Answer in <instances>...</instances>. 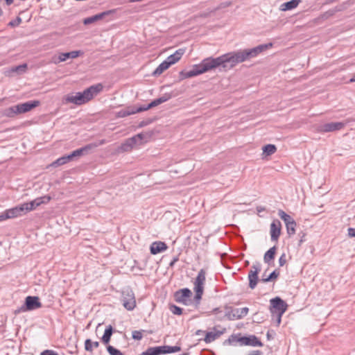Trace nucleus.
<instances>
[{
    "label": "nucleus",
    "instance_id": "31",
    "mask_svg": "<svg viewBox=\"0 0 355 355\" xmlns=\"http://www.w3.org/2000/svg\"><path fill=\"white\" fill-rule=\"evenodd\" d=\"M277 151V147L274 144H267L263 147V153L267 156L274 154Z\"/></svg>",
    "mask_w": 355,
    "mask_h": 355
},
{
    "label": "nucleus",
    "instance_id": "5",
    "mask_svg": "<svg viewBox=\"0 0 355 355\" xmlns=\"http://www.w3.org/2000/svg\"><path fill=\"white\" fill-rule=\"evenodd\" d=\"M42 303L37 296H27L25 298L24 303L14 311V314L17 315L21 313L35 310L42 307Z\"/></svg>",
    "mask_w": 355,
    "mask_h": 355
},
{
    "label": "nucleus",
    "instance_id": "28",
    "mask_svg": "<svg viewBox=\"0 0 355 355\" xmlns=\"http://www.w3.org/2000/svg\"><path fill=\"white\" fill-rule=\"evenodd\" d=\"M301 2V0H291L286 3H284L281 7L282 10H290L296 8L298 4Z\"/></svg>",
    "mask_w": 355,
    "mask_h": 355
},
{
    "label": "nucleus",
    "instance_id": "35",
    "mask_svg": "<svg viewBox=\"0 0 355 355\" xmlns=\"http://www.w3.org/2000/svg\"><path fill=\"white\" fill-rule=\"evenodd\" d=\"M279 272L277 270H275L267 277H266V278L263 277L261 279V281L263 282H271V281L277 279L279 277Z\"/></svg>",
    "mask_w": 355,
    "mask_h": 355
},
{
    "label": "nucleus",
    "instance_id": "55",
    "mask_svg": "<svg viewBox=\"0 0 355 355\" xmlns=\"http://www.w3.org/2000/svg\"><path fill=\"white\" fill-rule=\"evenodd\" d=\"M277 314V326L281 323V320H282V316L283 314H279L278 313H276Z\"/></svg>",
    "mask_w": 355,
    "mask_h": 355
},
{
    "label": "nucleus",
    "instance_id": "11",
    "mask_svg": "<svg viewBox=\"0 0 355 355\" xmlns=\"http://www.w3.org/2000/svg\"><path fill=\"white\" fill-rule=\"evenodd\" d=\"M260 272V263H256L251 267V270L248 273L249 287L251 289H254L258 282L259 277L258 275Z\"/></svg>",
    "mask_w": 355,
    "mask_h": 355
},
{
    "label": "nucleus",
    "instance_id": "39",
    "mask_svg": "<svg viewBox=\"0 0 355 355\" xmlns=\"http://www.w3.org/2000/svg\"><path fill=\"white\" fill-rule=\"evenodd\" d=\"M194 291L196 293L194 296V300L196 302V305L197 306L200 304L204 291L194 290Z\"/></svg>",
    "mask_w": 355,
    "mask_h": 355
},
{
    "label": "nucleus",
    "instance_id": "3",
    "mask_svg": "<svg viewBox=\"0 0 355 355\" xmlns=\"http://www.w3.org/2000/svg\"><path fill=\"white\" fill-rule=\"evenodd\" d=\"M96 144H87L80 148L73 150L72 153L67 155H64L61 157H59L55 161H54L51 165L53 167H57L65 164L72 161L75 157H80L88 154L91 150L96 148Z\"/></svg>",
    "mask_w": 355,
    "mask_h": 355
},
{
    "label": "nucleus",
    "instance_id": "21",
    "mask_svg": "<svg viewBox=\"0 0 355 355\" xmlns=\"http://www.w3.org/2000/svg\"><path fill=\"white\" fill-rule=\"evenodd\" d=\"M225 331V329L224 328L222 331H216V332H207L204 338V341L206 343H210L219 338L222 334H224Z\"/></svg>",
    "mask_w": 355,
    "mask_h": 355
},
{
    "label": "nucleus",
    "instance_id": "17",
    "mask_svg": "<svg viewBox=\"0 0 355 355\" xmlns=\"http://www.w3.org/2000/svg\"><path fill=\"white\" fill-rule=\"evenodd\" d=\"M138 144L139 145V140L136 137V135L127 139L124 143H123L120 147L121 150L122 151H130L132 149L134 146Z\"/></svg>",
    "mask_w": 355,
    "mask_h": 355
},
{
    "label": "nucleus",
    "instance_id": "37",
    "mask_svg": "<svg viewBox=\"0 0 355 355\" xmlns=\"http://www.w3.org/2000/svg\"><path fill=\"white\" fill-rule=\"evenodd\" d=\"M169 309L174 315H180L182 314L183 309L175 304H170Z\"/></svg>",
    "mask_w": 355,
    "mask_h": 355
},
{
    "label": "nucleus",
    "instance_id": "48",
    "mask_svg": "<svg viewBox=\"0 0 355 355\" xmlns=\"http://www.w3.org/2000/svg\"><path fill=\"white\" fill-rule=\"evenodd\" d=\"M278 215L282 220H284L288 216V214L285 213L283 210L279 209L278 211Z\"/></svg>",
    "mask_w": 355,
    "mask_h": 355
},
{
    "label": "nucleus",
    "instance_id": "9",
    "mask_svg": "<svg viewBox=\"0 0 355 355\" xmlns=\"http://www.w3.org/2000/svg\"><path fill=\"white\" fill-rule=\"evenodd\" d=\"M116 12V10H109L104 12H102L101 13H98L95 15H93L89 17H87L84 19L83 24L85 25H89L92 23H94L97 21L102 20L103 19H105L107 17H109L107 21L112 19L114 15Z\"/></svg>",
    "mask_w": 355,
    "mask_h": 355
},
{
    "label": "nucleus",
    "instance_id": "30",
    "mask_svg": "<svg viewBox=\"0 0 355 355\" xmlns=\"http://www.w3.org/2000/svg\"><path fill=\"white\" fill-rule=\"evenodd\" d=\"M23 204L26 213L32 210H34L37 207L40 205L37 198L29 202H24Z\"/></svg>",
    "mask_w": 355,
    "mask_h": 355
},
{
    "label": "nucleus",
    "instance_id": "25",
    "mask_svg": "<svg viewBox=\"0 0 355 355\" xmlns=\"http://www.w3.org/2000/svg\"><path fill=\"white\" fill-rule=\"evenodd\" d=\"M277 251V247L275 245L270 248L263 256V261L265 263L270 264V262L275 259Z\"/></svg>",
    "mask_w": 355,
    "mask_h": 355
},
{
    "label": "nucleus",
    "instance_id": "26",
    "mask_svg": "<svg viewBox=\"0 0 355 355\" xmlns=\"http://www.w3.org/2000/svg\"><path fill=\"white\" fill-rule=\"evenodd\" d=\"M134 114L135 110H133V106H128L116 112L115 116L117 118H123Z\"/></svg>",
    "mask_w": 355,
    "mask_h": 355
},
{
    "label": "nucleus",
    "instance_id": "61",
    "mask_svg": "<svg viewBox=\"0 0 355 355\" xmlns=\"http://www.w3.org/2000/svg\"><path fill=\"white\" fill-rule=\"evenodd\" d=\"M349 82L350 83H354L355 82V73L353 74L352 77L351 78V79L349 80Z\"/></svg>",
    "mask_w": 355,
    "mask_h": 355
},
{
    "label": "nucleus",
    "instance_id": "57",
    "mask_svg": "<svg viewBox=\"0 0 355 355\" xmlns=\"http://www.w3.org/2000/svg\"><path fill=\"white\" fill-rule=\"evenodd\" d=\"M212 312H213L214 313H215V314H217V313H221V312H222V311L220 310V308H215V309H213Z\"/></svg>",
    "mask_w": 355,
    "mask_h": 355
},
{
    "label": "nucleus",
    "instance_id": "14",
    "mask_svg": "<svg viewBox=\"0 0 355 355\" xmlns=\"http://www.w3.org/2000/svg\"><path fill=\"white\" fill-rule=\"evenodd\" d=\"M240 343L242 345H248L252 347H262L263 345V344L254 335L240 337Z\"/></svg>",
    "mask_w": 355,
    "mask_h": 355
},
{
    "label": "nucleus",
    "instance_id": "58",
    "mask_svg": "<svg viewBox=\"0 0 355 355\" xmlns=\"http://www.w3.org/2000/svg\"><path fill=\"white\" fill-rule=\"evenodd\" d=\"M205 331H203V330H200V329H198V330H197V331H196L195 334H196V336H199V335H201V334H205Z\"/></svg>",
    "mask_w": 355,
    "mask_h": 355
},
{
    "label": "nucleus",
    "instance_id": "24",
    "mask_svg": "<svg viewBox=\"0 0 355 355\" xmlns=\"http://www.w3.org/2000/svg\"><path fill=\"white\" fill-rule=\"evenodd\" d=\"M113 332H114V329L112 327V325H110V324L108 325L105 328L104 334L101 338V341L103 342V343H104L105 345H107L110 343Z\"/></svg>",
    "mask_w": 355,
    "mask_h": 355
},
{
    "label": "nucleus",
    "instance_id": "41",
    "mask_svg": "<svg viewBox=\"0 0 355 355\" xmlns=\"http://www.w3.org/2000/svg\"><path fill=\"white\" fill-rule=\"evenodd\" d=\"M150 108H152V107H149V103L146 105H141L139 107L133 106V110H135V114L138 113V112H141L144 111H146Z\"/></svg>",
    "mask_w": 355,
    "mask_h": 355
},
{
    "label": "nucleus",
    "instance_id": "47",
    "mask_svg": "<svg viewBox=\"0 0 355 355\" xmlns=\"http://www.w3.org/2000/svg\"><path fill=\"white\" fill-rule=\"evenodd\" d=\"M348 236L349 237H355V228L349 227L347 230Z\"/></svg>",
    "mask_w": 355,
    "mask_h": 355
},
{
    "label": "nucleus",
    "instance_id": "19",
    "mask_svg": "<svg viewBox=\"0 0 355 355\" xmlns=\"http://www.w3.org/2000/svg\"><path fill=\"white\" fill-rule=\"evenodd\" d=\"M123 305L128 311H132L136 306V301L134 295H127L123 297Z\"/></svg>",
    "mask_w": 355,
    "mask_h": 355
},
{
    "label": "nucleus",
    "instance_id": "64",
    "mask_svg": "<svg viewBox=\"0 0 355 355\" xmlns=\"http://www.w3.org/2000/svg\"><path fill=\"white\" fill-rule=\"evenodd\" d=\"M180 355H189V353H183V354H180Z\"/></svg>",
    "mask_w": 355,
    "mask_h": 355
},
{
    "label": "nucleus",
    "instance_id": "33",
    "mask_svg": "<svg viewBox=\"0 0 355 355\" xmlns=\"http://www.w3.org/2000/svg\"><path fill=\"white\" fill-rule=\"evenodd\" d=\"M150 137H151V134L146 133H146L141 132V133H139V134L136 135V137L139 140V145H141L145 142H147L148 139Z\"/></svg>",
    "mask_w": 355,
    "mask_h": 355
},
{
    "label": "nucleus",
    "instance_id": "10",
    "mask_svg": "<svg viewBox=\"0 0 355 355\" xmlns=\"http://www.w3.org/2000/svg\"><path fill=\"white\" fill-rule=\"evenodd\" d=\"M191 295L192 293L191 290L188 288H184L175 291L174 293V298L178 303H181L184 305H189L190 302L189 297H191Z\"/></svg>",
    "mask_w": 355,
    "mask_h": 355
},
{
    "label": "nucleus",
    "instance_id": "23",
    "mask_svg": "<svg viewBox=\"0 0 355 355\" xmlns=\"http://www.w3.org/2000/svg\"><path fill=\"white\" fill-rule=\"evenodd\" d=\"M172 97L171 94H169V93H166L164 94L163 96H162L161 97L158 98H156L155 100H153V101H151L150 103H149V107H151L152 108L154 107H156L163 103H165L167 101H168L169 99H171Z\"/></svg>",
    "mask_w": 355,
    "mask_h": 355
},
{
    "label": "nucleus",
    "instance_id": "56",
    "mask_svg": "<svg viewBox=\"0 0 355 355\" xmlns=\"http://www.w3.org/2000/svg\"><path fill=\"white\" fill-rule=\"evenodd\" d=\"M105 143V139H102L98 143H91L90 144H96V147H98V146H101V145H103Z\"/></svg>",
    "mask_w": 355,
    "mask_h": 355
},
{
    "label": "nucleus",
    "instance_id": "2",
    "mask_svg": "<svg viewBox=\"0 0 355 355\" xmlns=\"http://www.w3.org/2000/svg\"><path fill=\"white\" fill-rule=\"evenodd\" d=\"M103 88V87L101 83L92 85L82 92H77L75 95H67L65 98V101L67 103L80 105L92 100L102 91Z\"/></svg>",
    "mask_w": 355,
    "mask_h": 355
},
{
    "label": "nucleus",
    "instance_id": "13",
    "mask_svg": "<svg viewBox=\"0 0 355 355\" xmlns=\"http://www.w3.org/2000/svg\"><path fill=\"white\" fill-rule=\"evenodd\" d=\"M282 230V224L279 220H275L270 224V238L272 241L277 242L279 238Z\"/></svg>",
    "mask_w": 355,
    "mask_h": 355
},
{
    "label": "nucleus",
    "instance_id": "52",
    "mask_svg": "<svg viewBox=\"0 0 355 355\" xmlns=\"http://www.w3.org/2000/svg\"><path fill=\"white\" fill-rule=\"evenodd\" d=\"M263 352L260 350H253L249 352L247 355H262Z\"/></svg>",
    "mask_w": 355,
    "mask_h": 355
},
{
    "label": "nucleus",
    "instance_id": "1",
    "mask_svg": "<svg viewBox=\"0 0 355 355\" xmlns=\"http://www.w3.org/2000/svg\"><path fill=\"white\" fill-rule=\"evenodd\" d=\"M272 46V43L260 44L252 49L229 52L216 58L209 57L203 59L200 64L193 65L191 70L180 71V76L182 79H185L206 73L217 67L224 69H231L239 63L257 57Z\"/></svg>",
    "mask_w": 355,
    "mask_h": 355
},
{
    "label": "nucleus",
    "instance_id": "45",
    "mask_svg": "<svg viewBox=\"0 0 355 355\" xmlns=\"http://www.w3.org/2000/svg\"><path fill=\"white\" fill-rule=\"evenodd\" d=\"M286 263V254L285 253H283L279 259V266H284V264Z\"/></svg>",
    "mask_w": 355,
    "mask_h": 355
},
{
    "label": "nucleus",
    "instance_id": "54",
    "mask_svg": "<svg viewBox=\"0 0 355 355\" xmlns=\"http://www.w3.org/2000/svg\"><path fill=\"white\" fill-rule=\"evenodd\" d=\"M292 220H294L290 215H288V216L283 220L285 223V225L290 223V222H292Z\"/></svg>",
    "mask_w": 355,
    "mask_h": 355
},
{
    "label": "nucleus",
    "instance_id": "60",
    "mask_svg": "<svg viewBox=\"0 0 355 355\" xmlns=\"http://www.w3.org/2000/svg\"><path fill=\"white\" fill-rule=\"evenodd\" d=\"M7 5H11L13 3V0H5Z\"/></svg>",
    "mask_w": 355,
    "mask_h": 355
},
{
    "label": "nucleus",
    "instance_id": "43",
    "mask_svg": "<svg viewBox=\"0 0 355 355\" xmlns=\"http://www.w3.org/2000/svg\"><path fill=\"white\" fill-rule=\"evenodd\" d=\"M37 199L39 200L40 205H41L42 204L48 203L51 200V198L49 196H44L42 197L37 198Z\"/></svg>",
    "mask_w": 355,
    "mask_h": 355
},
{
    "label": "nucleus",
    "instance_id": "16",
    "mask_svg": "<svg viewBox=\"0 0 355 355\" xmlns=\"http://www.w3.org/2000/svg\"><path fill=\"white\" fill-rule=\"evenodd\" d=\"M10 218L21 216L26 214L24 204L19 205L13 208L7 209Z\"/></svg>",
    "mask_w": 355,
    "mask_h": 355
},
{
    "label": "nucleus",
    "instance_id": "51",
    "mask_svg": "<svg viewBox=\"0 0 355 355\" xmlns=\"http://www.w3.org/2000/svg\"><path fill=\"white\" fill-rule=\"evenodd\" d=\"M8 218H10V217H9L8 214L6 210L4 214H2L0 215V221H3Z\"/></svg>",
    "mask_w": 355,
    "mask_h": 355
},
{
    "label": "nucleus",
    "instance_id": "63",
    "mask_svg": "<svg viewBox=\"0 0 355 355\" xmlns=\"http://www.w3.org/2000/svg\"><path fill=\"white\" fill-rule=\"evenodd\" d=\"M3 14V10L0 8V17Z\"/></svg>",
    "mask_w": 355,
    "mask_h": 355
},
{
    "label": "nucleus",
    "instance_id": "22",
    "mask_svg": "<svg viewBox=\"0 0 355 355\" xmlns=\"http://www.w3.org/2000/svg\"><path fill=\"white\" fill-rule=\"evenodd\" d=\"M82 52L80 51H73L67 53H61L58 56L59 62L66 61L69 58H76L78 57Z\"/></svg>",
    "mask_w": 355,
    "mask_h": 355
},
{
    "label": "nucleus",
    "instance_id": "59",
    "mask_svg": "<svg viewBox=\"0 0 355 355\" xmlns=\"http://www.w3.org/2000/svg\"><path fill=\"white\" fill-rule=\"evenodd\" d=\"M266 337L268 340H271L272 338V335L270 334V331H268L266 334Z\"/></svg>",
    "mask_w": 355,
    "mask_h": 355
},
{
    "label": "nucleus",
    "instance_id": "6",
    "mask_svg": "<svg viewBox=\"0 0 355 355\" xmlns=\"http://www.w3.org/2000/svg\"><path fill=\"white\" fill-rule=\"evenodd\" d=\"M225 309V316L229 320L241 319L242 318L245 317L248 313L249 311V309L248 307H243L241 309H234L231 306H226Z\"/></svg>",
    "mask_w": 355,
    "mask_h": 355
},
{
    "label": "nucleus",
    "instance_id": "12",
    "mask_svg": "<svg viewBox=\"0 0 355 355\" xmlns=\"http://www.w3.org/2000/svg\"><path fill=\"white\" fill-rule=\"evenodd\" d=\"M40 104V102L39 101H29L16 105V110L18 112L19 114L26 113L37 107Z\"/></svg>",
    "mask_w": 355,
    "mask_h": 355
},
{
    "label": "nucleus",
    "instance_id": "34",
    "mask_svg": "<svg viewBox=\"0 0 355 355\" xmlns=\"http://www.w3.org/2000/svg\"><path fill=\"white\" fill-rule=\"evenodd\" d=\"M296 225L297 224L295 220H292V222H290V223L286 225V231L289 236L294 235L295 234Z\"/></svg>",
    "mask_w": 355,
    "mask_h": 355
},
{
    "label": "nucleus",
    "instance_id": "50",
    "mask_svg": "<svg viewBox=\"0 0 355 355\" xmlns=\"http://www.w3.org/2000/svg\"><path fill=\"white\" fill-rule=\"evenodd\" d=\"M178 260H179L178 256L174 257L173 258V259L171 260V261L169 263V267L173 268L174 266V265L175 264V263L177 261H178Z\"/></svg>",
    "mask_w": 355,
    "mask_h": 355
},
{
    "label": "nucleus",
    "instance_id": "42",
    "mask_svg": "<svg viewBox=\"0 0 355 355\" xmlns=\"http://www.w3.org/2000/svg\"><path fill=\"white\" fill-rule=\"evenodd\" d=\"M21 21H22L21 18L19 17H17L16 19L10 21L8 23V26H11V27H16V26H18L21 23Z\"/></svg>",
    "mask_w": 355,
    "mask_h": 355
},
{
    "label": "nucleus",
    "instance_id": "36",
    "mask_svg": "<svg viewBox=\"0 0 355 355\" xmlns=\"http://www.w3.org/2000/svg\"><path fill=\"white\" fill-rule=\"evenodd\" d=\"M106 348L110 355H124L119 349L112 345H108Z\"/></svg>",
    "mask_w": 355,
    "mask_h": 355
},
{
    "label": "nucleus",
    "instance_id": "53",
    "mask_svg": "<svg viewBox=\"0 0 355 355\" xmlns=\"http://www.w3.org/2000/svg\"><path fill=\"white\" fill-rule=\"evenodd\" d=\"M299 236H300V239L299 241V245H300L301 243L304 241V237L306 236V234L302 232L299 233Z\"/></svg>",
    "mask_w": 355,
    "mask_h": 355
},
{
    "label": "nucleus",
    "instance_id": "27",
    "mask_svg": "<svg viewBox=\"0 0 355 355\" xmlns=\"http://www.w3.org/2000/svg\"><path fill=\"white\" fill-rule=\"evenodd\" d=\"M171 66V65L165 60L156 68L153 71V75L155 76H159Z\"/></svg>",
    "mask_w": 355,
    "mask_h": 355
},
{
    "label": "nucleus",
    "instance_id": "15",
    "mask_svg": "<svg viewBox=\"0 0 355 355\" xmlns=\"http://www.w3.org/2000/svg\"><path fill=\"white\" fill-rule=\"evenodd\" d=\"M206 270L202 268L198 272V274L193 283V290L204 291V285L206 280Z\"/></svg>",
    "mask_w": 355,
    "mask_h": 355
},
{
    "label": "nucleus",
    "instance_id": "4",
    "mask_svg": "<svg viewBox=\"0 0 355 355\" xmlns=\"http://www.w3.org/2000/svg\"><path fill=\"white\" fill-rule=\"evenodd\" d=\"M181 347L180 346L162 345L156 347H149L144 352L139 355H161L166 354H171L180 352Z\"/></svg>",
    "mask_w": 355,
    "mask_h": 355
},
{
    "label": "nucleus",
    "instance_id": "38",
    "mask_svg": "<svg viewBox=\"0 0 355 355\" xmlns=\"http://www.w3.org/2000/svg\"><path fill=\"white\" fill-rule=\"evenodd\" d=\"M240 343V337H238V336L235 334L231 335L227 340L225 341V344L228 343L230 345H232L234 343Z\"/></svg>",
    "mask_w": 355,
    "mask_h": 355
},
{
    "label": "nucleus",
    "instance_id": "18",
    "mask_svg": "<svg viewBox=\"0 0 355 355\" xmlns=\"http://www.w3.org/2000/svg\"><path fill=\"white\" fill-rule=\"evenodd\" d=\"M168 248L167 245L162 241H155L150 247V252L152 254H157L160 253Z\"/></svg>",
    "mask_w": 355,
    "mask_h": 355
},
{
    "label": "nucleus",
    "instance_id": "62",
    "mask_svg": "<svg viewBox=\"0 0 355 355\" xmlns=\"http://www.w3.org/2000/svg\"><path fill=\"white\" fill-rule=\"evenodd\" d=\"M264 210H265V209H264L263 207H257V211H258L259 212L262 211H264Z\"/></svg>",
    "mask_w": 355,
    "mask_h": 355
},
{
    "label": "nucleus",
    "instance_id": "40",
    "mask_svg": "<svg viewBox=\"0 0 355 355\" xmlns=\"http://www.w3.org/2000/svg\"><path fill=\"white\" fill-rule=\"evenodd\" d=\"M142 331H144V330H141V331L135 330V331H133L132 332V338L134 340H141L142 338H143Z\"/></svg>",
    "mask_w": 355,
    "mask_h": 355
},
{
    "label": "nucleus",
    "instance_id": "20",
    "mask_svg": "<svg viewBox=\"0 0 355 355\" xmlns=\"http://www.w3.org/2000/svg\"><path fill=\"white\" fill-rule=\"evenodd\" d=\"M185 51L183 49H178L173 54L169 55L166 60L171 64H173L178 62L184 55Z\"/></svg>",
    "mask_w": 355,
    "mask_h": 355
},
{
    "label": "nucleus",
    "instance_id": "8",
    "mask_svg": "<svg viewBox=\"0 0 355 355\" xmlns=\"http://www.w3.org/2000/svg\"><path fill=\"white\" fill-rule=\"evenodd\" d=\"M270 312L272 314H284L287 309V304L279 297H275L270 300Z\"/></svg>",
    "mask_w": 355,
    "mask_h": 355
},
{
    "label": "nucleus",
    "instance_id": "44",
    "mask_svg": "<svg viewBox=\"0 0 355 355\" xmlns=\"http://www.w3.org/2000/svg\"><path fill=\"white\" fill-rule=\"evenodd\" d=\"M26 68H27V64H21V65H19V66L16 67L13 71H17V72L18 71L19 72H24V71H25Z\"/></svg>",
    "mask_w": 355,
    "mask_h": 355
},
{
    "label": "nucleus",
    "instance_id": "29",
    "mask_svg": "<svg viewBox=\"0 0 355 355\" xmlns=\"http://www.w3.org/2000/svg\"><path fill=\"white\" fill-rule=\"evenodd\" d=\"M99 347L98 341H92L91 339L87 338L85 341V349L87 352L92 353L93 348H97Z\"/></svg>",
    "mask_w": 355,
    "mask_h": 355
},
{
    "label": "nucleus",
    "instance_id": "46",
    "mask_svg": "<svg viewBox=\"0 0 355 355\" xmlns=\"http://www.w3.org/2000/svg\"><path fill=\"white\" fill-rule=\"evenodd\" d=\"M40 355H59L56 352L53 350L46 349L42 352Z\"/></svg>",
    "mask_w": 355,
    "mask_h": 355
},
{
    "label": "nucleus",
    "instance_id": "49",
    "mask_svg": "<svg viewBox=\"0 0 355 355\" xmlns=\"http://www.w3.org/2000/svg\"><path fill=\"white\" fill-rule=\"evenodd\" d=\"M152 122V120H144V121H141L139 124V127L141 128V127H144L147 125H148L149 123H150Z\"/></svg>",
    "mask_w": 355,
    "mask_h": 355
},
{
    "label": "nucleus",
    "instance_id": "32",
    "mask_svg": "<svg viewBox=\"0 0 355 355\" xmlns=\"http://www.w3.org/2000/svg\"><path fill=\"white\" fill-rule=\"evenodd\" d=\"M17 114H19L16 110V105L11 106L3 110V115L7 117L12 118Z\"/></svg>",
    "mask_w": 355,
    "mask_h": 355
},
{
    "label": "nucleus",
    "instance_id": "7",
    "mask_svg": "<svg viewBox=\"0 0 355 355\" xmlns=\"http://www.w3.org/2000/svg\"><path fill=\"white\" fill-rule=\"evenodd\" d=\"M345 126L343 122H331L319 125L316 127V132L319 133L331 132L342 130Z\"/></svg>",
    "mask_w": 355,
    "mask_h": 355
}]
</instances>
